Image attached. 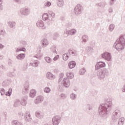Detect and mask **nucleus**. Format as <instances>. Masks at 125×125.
Masks as SVG:
<instances>
[{
	"label": "nucleus",
	"instance_id": "obj_1",
	"mask_svg": "<svg viewBox=\"0 0 125 125\" xmlns=\"http://www.w3.org/2000/svg\"><path fill=\"white\" fill-rule=\"evenodd\" d=\"M125 44V38H124L123 36H121L116 42L115 47L117 49H123L124 48V45Z\"/></svg>",
	"mask_w": 125,
	"mask_h": 125
},
{
	"label": "nucleus",
	"instance_id": "obj_2",
	"mask_svg": "<svg viewBox=\"0 0 125 125\" xmlns=\"http://www.w3.org/2000/svg\"><path fill=\"white\" fill-rule=\"evenodd\" d=\"M102 57L107 61H110L111 60V54L108 52H105L102 55Z\"/></svg>",
	"mask_w": 125,
	"mask_h": 125
},
{
	"label": "nucleus",
	"instance_id": "obj_3",
	"mask_svg": "<svg viewBox=\"0 0 125 125\" xmlns=\"http://www.w3.org/2000/svg\"><path fill=\"white\" fill-rule=\"evenodd\" d=\"M105 63L100 62L97 63L96 65V69L98 70V69H100V68H103V67H105Z\"/></svg>",
	"mask_w": 125,
	"mask_h": 125
},
{
	"label": "nucleus",
	"instance_id": "obj_4",
	"mask_svg": "<svg viewBox=\"0 0 125 125\" xmlns=\"http://www.w3.org/2000/svg\"><path fill=\"white\" fill-rule=\"evenodd\" d=\"M53 124L54 125H58L59 124V117L56 116L53 119Z\"/></svg>",
	"mask_w": 125,
	"mask_h": 125
},
{
	"label": "nucleus",
	"instance_id": "obj_5",
	"mask_svg": "<svg viewBox=\"0 0 125 125\" xmlns=\"http://www.w3.org/2000/svg\"><path fill=\"white\" fill-rule=\"evenodd\" d=\"M68 66L70 69H73L76 66V62L74 61H71L68 63Z\"/></svg>",
	"mask_w": 125,
	"mask_h": 125
},
{
	"label": "nucleus",
	"instance_id": "obj_6",
	"mask_svg": "<svg viewBox=\"0 0 125 125\" xmlns=\"http://www.w3.org/2000/svg\"><path fill=\"white\" fill-rule=\"evenodd\" d=\"M43 100V98H42L41 96H38L36 100H35V103L36 104H38V103H40L41 101H42Z\"/></svg>",
	"mask_w": 125,
	"mask_h": 125
},
{
	"label": "nucleus",
	"instance_id": "obj_7",
	"mask_svg": "<svg viewBox=\"0 0 125 125\" xmlns=\"http://www.w3.org/2000/svg\"><path fill=\"white\" fill-rule=\"evenodd\" d=\"M69 56H70V55H69L68 53L63 54L62 56L63 60H64V61H67V60H68V59L69 58Z\"/></svg>",
	"mask_w": 125,
	"mask_h": 125
},
{
	"label": "nucleus",
	"instance_id": "obj_8",
	"mask_svg": "<svg viewBox=\"0 0 125 125\" xmlns=\"http://www.w3.org/2000/svg\"><path fill=\"white\" fill-rule=\"evenodd\" d=\"M46 77L48 78V79H49L50 80H52V79H54V76H53V75H52V74L50 73V72L47 73Z\"/></svg>",
	"mask_w": 125,
	"mask_h": 125
},
{
	"label": "nucleus",
	"instance_id": "obj_9",
	"mask_svg": "<svg viewBox=\"0 0 125 125\" xmlns=\"http://www.w3.org/2000/svg\"><path fill=\"white\" fill-rule=\"evenodd\" d=\"M36 93H37V92H36L35 90H31L30 93L31 97H35V96H36Z\"/></svg>",
	"mask_w": 125,
	"mask_h": 125
},
{
	"label": "nucleus",
	"instance_id": "obj_10",
	"mask_svg": "<svg viewBox=\"0 0 125 125\" xmlns=\"http://www.w3.org/2000/svg\"><path fill=\"white\" fill-rule=\"evenodd\" d=\"M66 76L68 79H73L74 78V74L71 72H68L66 74Z\"/></svg>",
	"mask_w": 125,
	"mask_h": 125
},
{
	"label": "nucleus",
	"instance_id": "obj_11",
	"mask_svg": "<svg viewBox=\"0 0 125 125\" xmlns=\"http://www.w3.org/2000/svg\"><path fill=\"white\" fill-rule=\"evenodd\" d=\"M17 59H23L25 58V54H21L17 57Z\"/></svg>",
	"mask_w": 125,
	"mask_h": 125
},
{
	"label": "nucleus",
	"instance_id": "obj_12",
	"mask_svg": "<svg viewBox=\"0 0 125 125\" xmlns=\"http://www.w3.org/2000/svg\"><path fill=\"white\" fill-rule=\"evenodd\" d=\"M42 18L44 21H45L46 20H47L48 19V14H44L42 15Z\"/></svg>",
	"mask_w": 125,
	"mask_h": 125
},
{
	"label": "nucleus",
	"instance_id": "obj_13",
	"mask_svg": "<svg viewBox=\"0 0 125 125\" xmlns=\"http://www.w3.org/2000/svg\"><path fill=\"white\" fill-rule=\"evenodd\" d=\"M68 54L69 55H70V54H71L72 55H76V54H77V52H76L75 50H69L68 52Z\"/></svg>",
	"mask_w": 125,
	"mask_h": 125
},
{
	"label": "nucleus",
	"instance_id": "obj_14",
	"mask_svg": "<svg viewBox=\"0 0 125 125\" xmlns=\"http://www.w3.org/2000/svg\"><path fill=\"white\" fill-rule=\"evenodd\" d=\"M85 72H86L85 69L84 68H82L80 70L79 73L80 75H83V74H84Z\"/></svg>",
	"mask_w": 125,
	"mask_h": 125
},
{
	"label": "nucleus",
	"instance_id": "obj_15",
	"mask_svg": "<svg viewBox=\"0 0 125 125\" xmlns=\"http://www.w3.org/2000/svg\"><path fill=\"white\" fill-rule=\"evenodd\" d=\"M20 51H26V48H20V49H17L16 50L17 52H19Z\"/></svg>",
	"mask_w": 125,
	"mask_h": 125
},
{
	"label": "nucleus",
	"instance_id": "obj_16",
	"mask_svg": "<svg viewBox=\"0 0 125 125\" xmlns=\"http://www.w3.org/2000/svg\"><path fill=\"white\" fill-rule=\"evenodd\" d=\"M45 61H46V62H47V63H50V62H51V59H50V58L48 57H46L45 58Z\"/></svg>",
	"mask_w": 125,
	"mask_h": 125
},
{
	"label": "nucleus",
	"instance_id": "obj_17",
	"mask_svg": "<svg viewBox=\"0 0 125 125\" xmlns=\"http://www.w3.org/2000/svg\"><path fill=\"white\" fill-rule=\"evenodd\" d=\"M44 92L48 93V92H50V89H49L48 87H46L44 88Z\"/></svg>",
	"mask_w": 125,
	"mask_h": 125
},
{
	"label": "nucleus",
	"instance_id": "obj_18",
	"mask_svg": "<svg viewBox=\"0 0 125 125\" xmlns=\"http://www.w3.org/2000/svg\"><path fill=\"white\" fill-rule=\"evenodd\" d=\"M37 26L38 27H42V26H43V23H42V22H37Z\"/></svg>",
	"mask_w": 125,
	"mask_h": 125
},
{
	"label": "nucleus",
	"instance_id": "obj_19",
	"mask_svg": "<svg viewBox=\"0 0 125 125\" xmlns=\"http://www.w3.org/2000/svg\"><path fill=\"white\" fill-rule=\"evenodd\" d=\"M43 44L44 45H47V44H48V42H47V40H44Z\"/></svg>",
	"mask_w": 125,
	"mask_h": 125
},
{
	"label": "nucleus",
	"instance_id": "obj_20",
	"mask_svg": "<svg viewBox=\"0 0 125 125\" xmlns=\"http://www.w3.org/2000/svg\"><path fill=\"white\" fill-rule=\"evenodd\" d=\"M109 29L110 30V31H112V30H114V25H110L109 26Z\"/></svg>",
	"mask_w": 125,
	"mask_h": 125
},
{
	"label": "nucleus",
	"instance_id": "obj_21",
	"mask_svg": "<svg viewBox=\"0 0 125 125\" xmlns=\"http://www.w3.org/2000/svg\"><path fill=\"white\" fill-rule=\"evenodd\" d=\"M59 58V55H57L54 58V61H56V60H57V59H58Z\"/></svg>",
	"mask_w": 125,
	"mask_h": 125
},
{
	"label": "nucleus",
	"instance_id": "obj_22",
	"mask_svg": "<svg viewBox=\"0 0 125 125\" xmlns=\"http://www.w3.org/2000/svg\"><path fill=\"white\" fill-rule=\"evenodd\" d=\"M46 6H50V5H51V3L49 2H47L46 4Z\"/></svg>",
	"mask_w": 125,
	"mask_h": 125
},
{
	"label": "nucleus",
	"instance_id": "obj_23",
	"mask_svg": "<svg viewBox=\"0 0 125 125\" xmlns=\"http://www.w3.org/2000/svg\"><path fill=\"white\" fill-rule=\"evenodd\" d=\"M2 92H1V94H4V89H2L1 90Z\"/></svg>",
	"mask_w": 125,
	"mask_h": 125
},
{
	"label": "nucleus",
	"instance_id": "obj_24",
	"mask_svg": "<svg viewBox=\"0 0 125 125\" xmlns=\"http://www.w3.org/2000/svg\"><path fill=\"white\" fill-rule=\"evenodd\" d=\"M71 32H72L73 34H75V33H76V31L74 29H72Z\"/></svg>",
	"mask_w": 125,
	"mask_h": 125
},
{
	"label": "nucleus",
	"instance_id": "obj_25",
	"mask_svg": "<svg viewBox=\"0 0 125 125\" xmlns=\"http://www.w3.org/2000/svg\"><path fill=\"white\" fill-rule=\"evenodd\" d=\"M51 16H52L53 17H54L55 14H54V13H52L51 14Z\"/></svg>",
	"mask_w": 125,
	"mask_h": 125
},
{
	"label": "nucleus",
	"instance_id": "obj_26",
	"mask_svg": "<svg viewBox=\"0 0 125 125\" xmlns=\"http://www.w3.org/2000/svg\"><path fill=\"white\" fill-rule=\"evenodd\" d=\"M64 86H66V87H68V86H69V84L67 85H66L65 83L64 84Z\"/></svg>",
	"mask_w": 125,
	"mask_h": 125
},
{
	"label": "nucleus",
	"instance_id": "obj_27",
	"mask_svg": "<svg viewBox=\"0 0 125 125\" xmlns=\"http://www.w3.org/2000/svg\"><path fill=\"white\" fill-rule=\"evenodd\" d=\"M114 0H111L110 3H113V1H114Z\"/></svg>",
	"mask_w": 125,
	"mask_h": 125
},
{
	"label": "nucleus",
	"instance_id": "obj_28",
	"mask_svg": "<svg viewBox=\"0 0 125 125\" xmlns=\"http://www.w3.org/2000/svg\"><path fill=\"white\" fill-rule=\"evenodd\" d=\"M3 47V46H2V45H1V44H0V47Z\"/></svg>",
	"mask_w": 125,
	"mask_h": 125
}]
</instances>
